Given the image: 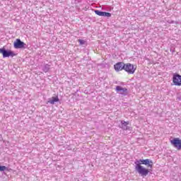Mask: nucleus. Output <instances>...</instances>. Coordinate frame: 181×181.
Masks as SVG:
<instances>
[{
  "mask_svg": "<svg viewBox=\"0 0 181 181\" xmlns=\"http://www.w3.org/2000/svg\"><path fill=\"white\" fill-rule=\"evenodd\" d=\"M7 169L5 165H0V172H4V170H6Z\"/></svg>",
  "mask_w": 181,
  "mask_h": 181,
  "instance_id": "obj_14",
  "label": "nucleus"
},
{
  "mask_svg": "<svg viewBox=\"0 0 181 181\" xmlns=\"http://www.w3.org/2000/svg\"><path fill=\"white\" fill-rule=\"evenodd\" d=\"M95 13L98 16H103L104 15V11H100L98 10L95 11Z\"/></svg>",
  "mask_w": 181,
  "mask_h": 181,
  "instance_id": "obj_12",
  "label": "nucleus"
},
{
  "mask_svg": "<svg viewBox=\"0 0 181 181\" xmlns=\"http://www.w3.org/2000/svg\"><path fill=\"white\" fill-rule=\"evenodd\" d=\"M124 71L128 74H134L136 71V65H134L131 63L124 64Z\"/></svg>",
  "mask_w": 181,
  "mask_h": 181,
  "instance_id": "obj_2",
  "label": "nucleus"
},
{
  "mask_svg": "<svg viewBox=\"0 0 181 181\" xmlns=\"http://www.w3.org/2000/svg\"><path fill=\"white\" fill-rule=\"evenodd\" d=\"M0 53L3 54V57H14V56H16V54L12 50H6L5 48H0Z\"/></svg>",
  "mask_w": 181,
  "mask_h": 181,
  "instance_id": "obj_3",
  "label": "nucleus"
},
{
  "mask_svg": "<svg viewBox=\"0 0 181 181\" xmlns=\"http://www.w3.org/2000/svg\"><path fill=\"white\" fill-rule=\"evenodd\" d=\"M135 170L142 176L145 177L148 176L151 172H152V168H153V161L150 159H140L135 161Z\"/></svg>",
  "mask_w": 181,
  "mask_h": 181,
  "instance_id": "obj_1",
  "label": "nucleus"
},
{
  "mask_svg": "<svg viewBox=\"0 0 181 181\" xmlns=\"http://www.w3.org/2000/svg\"><path fill=\"white\" fill-rule=\"evenodd\" d=\"M50 70V65L49 64H45L43 69V72L44 73H47Z\"/></svg>",
  "mask_w": 181,
  "mask_h": 181,
  "instance_id": "obj_11",
  "label": "nucleus"
},
{
  "mask_svg": "<svg viewBox=\"0 0 181 181\" xmlns=\"http://www.w3.org/2000/svg\"><path fill=\"white\" fill-rule=\"evenodd\" d=\"M121 124H122V129H124L125 131H127V129H128V128L127 127V126L129 125V122H125L124 120L121 121Z\"/></svg>",
  "mask_w": 181,
  "mask_h": 181,
  "instance_id": "obj_10",
  "label": "nucleus"
},
{
  "mask_svg": "<svg viewBox=\"0 0 181 181\" xmlns=\"http://www.w3.org/2000/svg\"><path fill=\"white\" fill-rule=\"evenodd\" d=\"M26 44L21 40V39H16L13 42V47L15 49H25Z\"/></svg>",
  "mask_w": 181,
  "mask_h": 181,
  "instance_id": "obj_6",
  "label": "nucleus"
},
{
  "mask_svg": "<svg viewBox=\"0 0 181 181\" xmlns=\"http://www.w3.org/2000/svg\"><path fill=\"white\" fill-rule=\"evenodd\" d=\"M49 104H54V103H59V97H52L51 99H49L48 102Z\"/></svg>",
  "mask_w": 181,
  "mask_h": 181,
  "instance_id": "obj_8",
  "label": "nucleus"
},
{
  "mask_svg": "<svg viewBox=\"0 0 181 181\" xmlns=\"http://www.w3.org/2000/svg\"><path fill=\"white\" fill-rule=\"evenodd\" d=\"M103 16H106L107 18H111V13H107L105 11H103Z\"/></svg>",
  "mask_w": 181,
  "mask_h": 181,
  "instance_id": "obj_13",
  "label": "nucleus"
},
{
  "mask_svg": "<svg viewBox=\"0 0 181 181\" xmlns=\"http://www.w3.org/2000/svg\"><path fill=\"white\" fill-rule=\"evenodd\" d=\"M171 145H173L174 148H176L177 151L181 149V139L179 138H174L173 140H170Z\"/></svg>",
  "mask_w": 181,
  "mask_h": 181,
  "instance_id": "obj_4",
  "label": "nucleus"
},
{
  "mask_svg": "<svg viewBox=\"0 0 181 181\" xmlns=\"http://www.w3.org/2000/svg\"><path fill=\"white\" fill-rule=\"evenodd\" d=\"M78 41L79 45H81L86 44V41L84 40H78Z\"/></svg>",
  "mask_w": 181,
  "mask_h": 181,
  "instance_id": "obj_15",
  "label": "nucleus"
},
{
  "mask_svg": "<svg viewBox=\"0 0 181 181\" xmlns=\"http://www.w3.org/2000/svg\"><path fill=\"white\" fill-rule=\"evenodd\" d=\"M173 83L174 86H181V75L177 74H174L173 76Z\"/></svg>",
  "mask_w": 181,
  "mask_h": 181,
  "instance_id": "obj_5",
  "label": "nucleus"
},
{
  "mask_svg": "<svg viewBox=\"0 0 181 181\" xmlns=\"http://www.w3.org/2000/svg\"><path fill=\"white\" fill-rule=\"evenodd\" d=\"M125 64L124 62H117L114 65L115 71H122L124 69Z\"/></svg>",
  "mask_w": 181,
  "mask_h": 181,
  "instance_id": "obj_7",
  "label": "nucleus"
},
{
  "mask_svg": "<svg viewBox=\"0 0 181 181\" xmlns=\"http://www.w3.org/2000/svg\"><path fill=\"white\" fill-rule=\"evenodd\" d=\"M116 91H118L121 94H124V93H127V88H122L121 86H117Z\"/></svg>",
  "mask_w": 181,
  "mask_h": 181,
  "instance_id": "obj_9",
  "label": "nucleus"
}]
</instances>
